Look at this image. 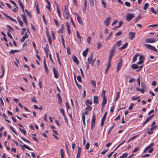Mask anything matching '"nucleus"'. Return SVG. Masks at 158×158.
<instances>
[{"label":"nucleus","instance_id":"obj_1","mask_svg":"<svg viewBox=\"0 0 158 158\" xmlns=\"http://www.w3.org/2000/svg\"><path fill=\"white\" fill-rule=\"evenodd\" d=\"M63 14L64 16L67 19H68L69 18V11L68 6H64V9L63 11Z\"/></svg>","mask_w":158,"mask_h":158},{"label":"nucleus","instance_id":"obj_2","mask_svg":"<svg viewBox=\"0 0 158 158\" xmlns=\"http://www.w3.org/2000/svg\"><path fill=\"white\" fill-rule=\"evenodd\" d=\"M141 86L142 89H140L139 87H137L136 88V89L137 91H140L142 94H143L145 92V89H146L147 88L143 82H141Z\"/></svg>","mask_w":158,"mask_h":158},{"label":"nucleus","instance_id":"obj_3","mask_svg":"<svg viewBox=\"0 0 158 158\" xmlns=\"http://www.w3.org/2000/svg\"><path fill=\"white\" fill-rule=\"evenodd\" d=\"M144 46L147 48L149 49L154 51L156 52H157V50L155 47L153 46L147 44H144Z\"/></svg>","mask_w":158,"mask_h":158},{"label":"nucleus","instance_id":"obj_4","mask_svg":"<svg viewBox=\"0 0 158 158\" xmlns=\"http://www.w3.org/2000/svg\"><path fill=\"white\" fill-rule=\"evenodd\" d=\"M135 17V15L133 14L127 13L126 17V19L128 21H130L132 18Z\"/></svg>","mask_w":158,"mask_h":158},{"label":"nucleus","instance_id":"obj_5","mask_svg":"<svg viewBox=\"0 0 158 158\" xmlns=\"http://www.w3.org/2000/svg\"><path fill=\"white\" fill-rule=\"evenodd\" d=\"M95 120H96V117L95 114H94V115L93 116L92 118V122H91V129L92 130L93 129L94 127L95 126Z\"/></svg>","mask_w":158,"mask_h":158},{"label":"nucleus","instance_id":"obj_6","mask_svg":"<svg viewBox=\"0 0 158 158\" xmlns=\"http://www.w3.org/2000/svg\"><path fill=\"white\" fill-rule=\"evenodd\" d=\"M156 41V40L154 38H148L145 39V42L147 43H153Z\"/></svg>","mask_w":158,"mask_h":158},{"label":"nucleus","instance_id":"obj_7","mask_svg":"<svg viewBox=\"0 0 158 158\" xmlns=\"http://www.w3.org/2000/svg\"><path fill=\"white\" fill-rule=\"evenodd\" d=\"M53 71L55 78L56 79L58 77L59 73L54 67L53 68Z\"/></svg>","mask_w":158,"mask_h":158},{"label":"nucleus","instance_id":"obj_8","mask_svg":"<svg viewBox=\"0 0 158 158\" xmlns=\"http://www.w3.org/2000/svg\"><path fill=\"white\" fill-rule=\"evenodd\" d=\"M115 52V48L114 46H113L111 49L110 53L109 56L113 57Z\"/></svg>","mask_w":158,"mask_h":158},{"label":"nucleus","instance_id":"obj_9","mask_svg":"<svg viewBox=\"0 0 158 158\" xmlns=\"http://www.w3.org/2000/svg\"><path fill=\"white\" fill-rule=\"evenodd\" d=\"M135 33L130 32L129 34V39L130 40H132L135 36Z\"/></svg>","mask_w":158,"mask_h":158},{"label":"nucleus","instance_id":"obj_10","mask_svg":"<svg viewBox=\"0 0 158 158\" xmlns=\"http://www.w3.org/2000/svg\"><path fill=\"white\" fill-rule=\"evenodd\" d=\"M122 59H120V61L119 63H118L117 66V71L118 72L120 68H121L122 66Z\"/></svg>","mask_w":158,"mask_h":158},{"label":"nucleus","instance_id":"obj_11","mask_svg":"<svg viewBox=\"0 0 158 158\" xmlns=\"http://www.w3.org/2000/svg\"><path fill=\"white\" fill-rule=\"evenodd\" d=\"M111 17H110L107 18L104 21V23L106 24V26H108L110 24Z\"/></svg>","mask_w":158,"mask_h":158},{"label":"nucleus","instance_id":"obj_12","mask_svg":"<svg viewBox=\"0 0 158 158\" xmlns=\"http://www.w3.org/2000/svg\"><path fill=\"white\" fill-rule=\"evenodd\" d=\"M20 145L21 146V148L23 150H25V149L24 148H25L27 149L28 150H32V149L31 148H30L28 146H27V145L26 144H23V145H22L21 144H20Z\"/></svg>","mask_w":158,"mask_h":158},{"label":"nucleus","instance_id":"obj_13","mask_svg":"<svg viewBox=\"0 0 158 158\" xmlns=\"http://www.w3.org/2000/svg\"><path fill=\"white\" fill-rule=\"evenodd\" d=\"M93 52H92L88 58L87 60L89 63L93 61Z\"/></svg>","mask_w":158,"mask_h":158},{"label":"nucleus","instance_id":"obj_14","mask_svg":"<svg viewBox=\"0 0 158 158\" xmlns=\"http://www.w3.org/2000/svg\"><path fill=\"white\" fill-rule=\"evenodd\" d=\"M77 16V20L78 22L81 25H83V22L82 21L81 19V18L77 14H76Z\"/></svg>","mask_w":158,"mask_h":158},{"label":"nucleus","instance_id":"obj_15","mask_svg":"<svg viewBox=\"0 0 158 158\" xmlns=\"http://www.w3.org/2000/svg\"><path fill=\"white\" fill-rule=\"evenodd\" d=\"M28 35L27 33L26 32L24 34V35L23 36L22 39L20 40V41L21 42H23L25 39L28 37Z\"/></svg>","mask_w":158,"mask_h":158},{"label":"nucleus","instance_id":"obj_16","mask_svg":"<svg viewBox=\"0 0 158 158\" xmlns=\"http://www.w3.org/2000/svg\"><path fill=\"white\" fill-rule=\"evenodd\" d=\"M98 98L97 96H95L94 98V103L95 104H97L98 103Z\"/></svg>","mask_w":158,"mask_h":158},{"label":"nucleus","instance_id":"obj_17","mask_svg":"<svg viewBox=\"0 0 158 158\" xmlns=\"http://www.w3.org/2000/svg\"><path fill=\"white\" fill-rule=\"evenodd\" d=\"M44 69L46 71V73H48V69L46 64V60L45 58L44 59Z\"/></svg>","mask_w":158,"mask_h":158},{"label":"nucleus","instance_id":"obj_18","mask_svg":"<svg viewBox=\"0 0 158 158\" xmlns=\"http://www.w3.org/2000/svg\"><path fill=\"white\" fill-rule=\"evenodd\" d=\"M73 61L75 62L77 65H78L79 64V61L75 56H73Z\"/></svg>","mask_w":158,"mask_h":158},{"label":"nucleus","instance_id":"obj_19","mask_svg":"<svg viewBox=\"0 0 158 158\" xmlns=\"http://www.w3.org/2000/svg\"><path fill=\"white\" fill-rule=\"evenodd\" d=\"M107 102V100L106 97L103 98V102L102 104V106L103 109Z\"/></svg>","mask_w":158,"mask_h":158},{"label":"nucleus","instance_id":"obj_20","mask_svg":"<svg viewBox=\"0 0 158 158\" xmlns=\"http://www.w3.org/2000/svg\"><path fill=\"white\" fill-rule=\"evenodd\" d=\"M78 149L77 155V158H80V154H81V147H78Z\"/></svg>","mask_w":158,"mask_h":158},{"label":"nucleus","instance_id":"obj_21","mask_svg":"<svg viewBox=\"0 0 158 158\" xmlns=\"http://www.w3.org/2000/svg\"><path fill=\"white\" fill-rule=\"evenodd\" d=\"M66 24L67 26V30L68 31V34L69 35L70 34L71 31V30L70 27V25L67 22H66Z\"/></svg>","mask_w":158,"mask_h":158},{"label":"nucleus","instance_id":"obj_22","mask_svg":"<svg viewBox=\"0 0 158 158\" xmlns=\"http://www.w3.org/2000/svg\"><path fill=\"white\" fill-rule=\"evenodd\" d=\"M122 43V41L121 40H119L116 42V43L113 46H114V48H116V46L119 47L120 46Z\"/></svg>","mask_w":158,"mask_h":158},{"label":"nucleus","instance_id":"obj_23","mask_svg":"<svg viewBox=\"0 0 158 158\" xmlns=\"http://www.w3.org/2000/svg\"><path fill=\"white\" fill-rule=\"evenodd\" d=\"M128 45V43H126L122 47L119 48V50L122 51L123 49L126 48Z\"/></svg>","mask_w":158,"mask_h":158},{"label":"nucleus","instance_id":"obj_24","mask_svg":"<svg viewBox=\"0 0 158 158\" xmlns=\"http://www.w3.org/2000/svg\"><path fill=\"white\" fill-rule=\"evenodd\" d=\"M57 95L58 99V103L60 104L62 102V99L60 94L58 93L57 94Z\"/></svg>","mask_w":158,"mask_h":158},{"label":"nucleus","instance_id":"obj_25","mask_svg":"<svg viewBox=\"0 0 158 158\" xmlns=\"http://www.w3.org/2000/svg\"><path fill=\"white\" fill-rule=\"evenodd\" d=\"M85 102L87 104V105H91L92 104V101L90 99H87Z\"/></svg>","mask_w":158,"mask_h":158},{"label":"nucleus","instance_id":"obj_26","mask_svg":"<svg viewBox=\"0 0 158 158\" xmlns=\"http://www.w3.org/2000/svg\"><path fill=\"white\" fill-rule=\"evenodd\" d=\"M131 67L134 69H137L139 68V66L136 64H133L131 65Z\"/></svg>","mask_w":158,"mask_h":158},{"label":"nucleus","instance_id":"obj_27","mask_svg":"<svg viewBox=\"0 0 158 158\" xmlns=\"http://www.w3.org/2000/svg\"><path fill=\"white\" fill-rule=\"evenodd\" d=\"M111 64H108L107 65V67L105 70V74H106L108 72V71L110 66Z\"/></svg>","mask_w":158,"mask_h":158},{"label":"nucleus","instance_id":"obj_28","mask_svg":"<svg viewBox=\"0 0 158 158\" xmlns=\"http://www.w3.org/2000/svg\"><path fill=\"white\" fill-rule=\"evenodd\" d=\"M74 77L75 81V83H76V85H77V87L79 89L81 88V85H80L79 84H78V83H77V82L76 80V77L74 75Z\"/></svg>","mask_w":158,"mask_h":158},{"label":"nucleus","instance_id":"obj_29","mask_svg":"<svg viewBox=\"0 0 158 158\" xmlns=\"http://www.w3.org/2000/svg\"><path fill=\"white\" fill-rule=\"evenodd\" d=\"M139 56V55L138 54H136L133 57V60H132V62H133L136 60L137 59V57Z\"/></svg>","mask_w":158,"mask_h":158},{"label":"nucleus","instance_id":"obj_30","mask_svg":"<svg viewBox=\"0 0 158 158\" xmlns=\"http://www.w3.org/2000/svg\"><path fill=\"white\" fill-rule=\"evenodd\" d=\"M21 139L23 140L25 142L27 143H28V144H31V143L30 142V141H29V140H27V139H25V138H24V137H22L21 138Z\"/></svg>","mask_w":158,"mask_h":158},{"label":"nucleus","instance_id":"obj_31","mask_svg":"<svg viewBox=\"0 0 158 158\" xmlns=\"http://www.w3.org/2000/svg\"><path fill=\"white\" fill-rule=\"evenodd\" d=\"M20 51L19 50H11L9 52V53L10 54H14L16 52H19Z\"/></svg>","mask_w":158,"mask_h":158},{"label":"nucleus","instance_id":"obj_32","mask_svg":"<svg viewBox=\"0 0 158 158\" xmlns=\"http://www.w3.org/2000/svg\"><path fill=\"white\" fill-rule=\"evenodd\" d=\"M128 155V154L127 153H124L123 155L121 156L119 158H124L126 157Z\"/></svg>","mask_w":158,"mask_h":158},{"label":"nucleus","instance_id":"obj_33","mask_svg":"<svg viewBox=\"0 0 158 158\" xmlns=\"http://www.w3.org/2000/svg\"><path fill=\"white\" fill-rule=\"evenodd\" d=\"M35 7H36V9L37 11V12L38 14L40 13V10L39 9V7L38 6V3H37L36 4H35Z\"/></svg>","mask_w":158,"mask_h":158},{"label":"nucleus","instance_id":"obj_34","mask_svg":"<svg viewBox=\"0 0 158 158\" xmlns=\"http://www.w3.org/2000/svg\"><path fill=\"white\" fill-rule=\"evenodd\" d=\"M60 154L61 158H64V154L62 149H60Z\"/></svg>","mask_w":158,"mask_h":158},{"label":"nucleus","instance_id":"obj_35","mask_svg":"<svg viewBox=\"0 0 158 158\" xmlns=\"http://www.w3.org/2000/svg\"><path fill=\"white\" fill-rule=\"evenodd\" d=\"M87 107L85 108V109L87 110H89V111H91L92 109V107L89 105H87Z\"/></svg>","mask_w":158,"mask_h":158},{"label":"nucleus","instance_id":"obj_36","mask_svg":"<svg viewBox=\"0 0 158 158\" xmlns=\"http://www.w3.org/2000/svg\"><path fill=\"white\" fill-rule=\"evenodd\" d=\"M44 50L45 51V53H46L47 54H48V47L47 44H46V47L44 48Z\"/></svg>","mask_w":158,"mask_h":158},{"label":"nucleus","instance_id":"obj_37","mask_svg":"<svg viewBox=\"0 0 158 158\" xmlns=\"http://www.w3.org/2000/svg\"><path fill=\"white\" fill-rule=\"evenodd\" d=\"M120 96V92H118L116 93V97L115 99V101H116L118 100V98H119Z\"/></svg>","mask_w":158,"mask_h":158},{"label":"nucleus","instance_id":"obj_38","mask_svg":"<svg viewBox=\"0 0 158 158\" xmlns=\"http://www.w3.org/2000/svg\"><path fill=\"white\" fill-rule=\"evenodd\" d=\"M149 6V5L148 3H145L143 8V9L144 10H146Z\"/></svg>","mask_w":158,"mask_h":158},{"label":"nucleus","instance_id":"obj_39","mask_svg":"<svg viewBox=\"0 0 158 158\" xmlns=\"http://www.w3.org/2000/svg\"><path fill=\"white\" fill-rule=\"evenodd\" d=\"M57 12H58V14L59 17L60 18L61 17V15L60 11L58 5L57 4Z\"/></svg>","mask_w":158,"mask_h":158},{"label":"nucleus","instance_id":"obj_40","mask_svg":"<svg viewBox=\"0 0 158 158\" xmlns=\"http://www.w3.org/2000/svg\"><path fill=\"white\" fill-rule=\"evenodd\" d=\"M150 119L148 117L146 118V120L143 123V126H144V125L148 122Z\"/></svg>","mask_w":158,"mask_h":158},{"label":"nucleus","instance_id":"obj_41","mask_svg":"<svg viewBox=\"0 0 158 158\" xmlns=\"http://www.w3.org/2000/svg\"><path fill=\"white\" fill-rule=\"evenodd\" d=\"M76 32L77 38L81 40V37L80 35L79 32L78 31H77Z\"/></svg>","mask_w":158,"mask_h":158},{"label":"nucleus","instance_id":"obj_42","mask_svg":"<svg viewBox=\"0 0 158 158\" xmlns=\"http://www.w3.org/2000/svg\"><path fill=\"white\" fill-rule=\"evenodd\" d=\"M18 2H19V6H20V7H21V8H23V7H24L22 3L21 2V0H19V1H18Z\"/></svg>","mask_w":158,"mask_h":158},{"label":"nucleus","instance_id":"obj_43","mask_svg":"<svg viewBox=\"0 0 158 158\" xmlns=\"http://www.w3.org/2000/svg\"><path fill=\"white\" fill-rule=\"evenodd\" d=\"M10 2L14 5V6L17 9H18V7L17 6V5L16 4V3L13 1L11 0L10 1Z\"/></svg>","mask_w":158,"mask_h":158},{"label":"nucleus","instance_id":"obj_44","mask_svg":"<svg viewBox=\"0 0 158 158\" xmlns=\"http://www.w3.org/2000/svg\"><path fill=\"white\" fill-rule=\"evenodd\" d=\"M90 146V144L89 142H88L85 145V149L88 150L89 149Z\"/></svg>","mask_w":158,"mask_h":158},{"label":"nucleus","instance_id":"obj_45","mask_svg":"<svg viewBox=\"0 0 158 158\" xmlns=\"http://www.w3.org/2000/svg\"><path fill=\"white\" fill-rule=\"evenodd\" d=\"M31 101L32 102L35 103H37V101L36 99V98L35 97H34L33 98L31 99Z\"/></svg>","mask_w":158,"mask_h":158},{"label":"nucleus","instance_id":"obj_46","mask_svg":"<svg viewBox=\"0 0 158 158\" xmlns=\"http://www.w3.org/2000/svg\"><path fill=\"white\" fill-rule=\"evenodd\" d=\"M112 37V32H111L109 35L106 38V40H108Z\"/></svg>","mask_w":158,"mask_h":158},{"label":"nucleus","instance_id":"obj_47","mask_svg":"<svg viewBox=\"0 0 158 158\" xmlns=\"http://www.w3.org/2000/svg\"><path fill=\"white\" fill-rule=\"evenodd\" d=\"M18 22L20 26L22 27H23V22L20 19H18Z\"/></svg>","mask_w":158,"mask_h":158},{"label":"nucleus","instance_id":"obj_48","mask_svg":"<svg viewBox=\"0 0 158 158\" xmlns=\"http://www.w3.org/2000/svg\"><path fill=\"white\" fill-rule=\"evenodd\" d=\"M150 10L153 13L155 14H156V12L154 10L153 7H151L150 9Z\"/></svg>","mask_w":158,"mask_h":158},{"label":"nucleus","instance_id":"obj_49","mask_svg":"<svg viewBox=\"0 0 158 158\" xmlns=\"http://www.w3.org/2000/svg\"><path fill=\"white\" fill-rule=\"evenodd\" d=\"M64 28H60L58 31V32L60 33H63L64 32Z\"/></svg>","mask_w":158,"mask_h":158},{"label":"nucleus","instance_id":"obj_50","mask_svg":"<svg viewBox=\"0 0 158 158\" xmlns=\"http://www.w3.org/2000/svg\"><path fill=\"white\" fill-rule=\"evenodd\" d=\"M107 114V112H106L105 113L104 115L103 116L102 119L105 120Z\"/></svg>","mask_w":158,"mask_h":158},{"label":"nucleus","instance_id":"obj_51","mask_svg":"<svg viewBox=\"0 0 158 158\" xmlns=\"http://www.w3.org/2000/svg\"><path fill=\"white\" fill-rule=\"evenodd\" d=\"M49 44L50 45H51L52 44V41L51 40V37L50 36H49V37L48 38Z\"/></svg>","mask_w":158,"mask_h":158},{"label":"nucleus","instance_id":"obj_52","mask_svg":"<svg viewBox=\"0 0 158 158\" xmlns=\"http://www.w3.org/2000/svg\"><path fill=\"white\" fill-rule=\"evenodd\" d=\"M89 2L91 6H93L94 5L93 0H89Z\"/></svg>","mask_w":158,"mask_h":158},{"label":"nucleus","instance_id":"obj_53","mask_svg":"<svg viewBox=\"0 0 158 158\" xmlns=\"http://www.w3.org/2000/svg\"><path fill=\"white\" fill-rule=\"evenodd\" d=\"M67 50L68 54L70 55L71 53L70 48L69 47H68L67 48Z\"/></svg>","mask_w":158,"mask_h":158},{"label":"nucleus","instance_id":"obj_54","mask_svg":"<svg viewBox=\"0 0 158 158\" xmlns=\"http://www.w3.org/2000/svg\"><path fill=\"white\" fill-rule=\"evenodd\" d=\"M102 45L101 42H99L98 43V49H99Z\"/></svg>","mask_w":158,"mask_h":158},{"label":"nucleus","instance_id":"obj_55","mask_svg":"<svg viewBox=\"0 0 158 158\" xmlns=\"http://www.w3.org/2000/svg\"><path fill=\"white\" fill-rule=\"evenodd\" d=\"M77 79L78 81L80 82H81V77L80 76H78L77 77Z\"/></svg>","mask_w":158,"mask_h":158},{"label":"nucleus","instance_id":"obj_56","mask_svg":"<svg viewBox=\"0 0 158 158\" xmlns=\"http://www.w3.org/2000/svg\"><path fill=\"white\" fill-rule=\"evenodd\" d=\"M141 18V16H140V15H139L138 17H137L135 19V22H137L139 20V19Z\"/></svg>","mask_w":158,"mask_h":158},{"label":"nucleus","instance_id":"obj_57","mask_svg":"<svg viewBox=\"0 0 158 158\" xmlns=\"http://www.w3.org/2000/svg\"><path fill=\"white\" fill-rule=\"evenodd\" d=\"M102 4L103 5V7L106 8V3L104 0H102L101 1Z\"/></svg>","mask_w":158,"mask_h":158},{"label":"nucleus","instance_id":"obj_58","mask_svg":"<svg viewBox=\"0 0 158 158\" xmlns=\"http://www.w3.org/2000/svg\"><path fill=\"white\" fill-rule=\"evenodd\" d=\"M114 125H113L110 128L108 132V134H109L110 133V131L112 130L113 128L114 127Z\"/></svg>","mask_w":158,"mask_h":158},{"label":"nucleus","instance_id":"obj_59","mask_svg":"<svg viewBox=\"0 0 158 158\" xmlns=\"http://www.w3.org/2000/svg\"><path fill=\"white\" fill-rule=\"evenodd\" d=\"M134 105V104L133 103H132L129 106V110H132V109H133V106Z\"/></svg>","mask_w":158,"mask_h":158},{"label":"nucleus","instance_id":"obj_60","mask_svg":"<svg viewBox=\"0 0 158 158\" xmlns=\"http://www.w3.org/2000/svg\"><path fill=\"white\" fill-rule=\"evenodd\" d=\"M125 5L129 7L130 6V4L128 2H125Z\"/></svg>","mask_w":158,"mask_h":158},{"label":"nucleus","instance_id":"obj_61","mask_svg":"<svg viewBox=\"0 0 158 158\" xmlns=\"http://www.w3.org/2000/svg\"><path fill=\"white\" fill-rule=\"evenodd\" d=\"M91 40V36H89L87 39V41L88 43L89 44H90V40Z\"/></svg>","mask_w":158,"mask_h":158},{"label":"nucleus","instance_id":"obj_62","mask_svg":"<svg viewBox=\"0 0 158 158\" xmlns=\"http://www.w3.org/2000/svg\"><path fill=\"white\" fill-rule=\"evenodd\" d=\"M76 147L75 143L73 142L72 143V148L73 150H74L75 147Z\"/></svg>","mask_w":158,"mask_h":158},{"label":"nucleus","instance_id":"obj_63","mask_svg":"<svg viewBox=\"0 0 158 158\" xmlns=\"http://www.w3.org/2000/svg\"><path fill=\"white\" fill-rule=\"evenodd\" d=\"M139 135H135L130 138V140H132L136 138L139 136Z\"/></svg>","mask_w":158,"mask_h":158},{"label":"nucleus","instance_id":"obj_64","mask_svg":"<svg viewBox=\"0 0 158 158\" xmlns=\"http://www.w3.org/2000/svg\"><path fill=\"white\" fill-rule=\"evenodd\" d=\"M60 111L61 113L62 114V115L63 116H64V110L62 108H61L60 109Z\"/></svg>","mask_w":158,"mask_h":158}]
</instances>
